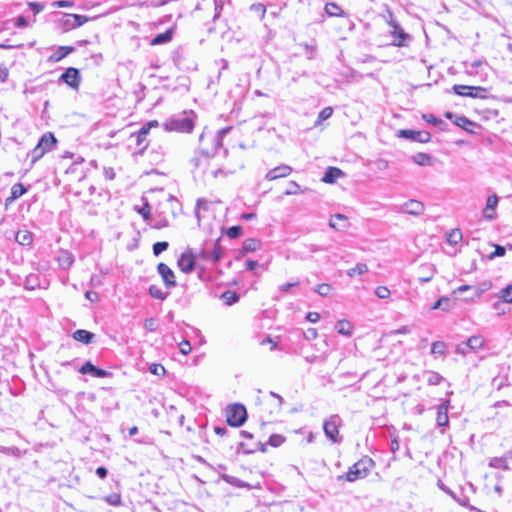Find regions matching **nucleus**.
I'll use <instances>...</instances> for the list:
<instances>
[{"instance_id": "obj_47", "label": "nucleus", "mask_w": 512, "mask_h": 512, "mask_svg": "<svg viewBox=\"0 0 512 512\" xmlns=\"http://www.w3.org/2000/svg\"><path fill=\"white\" fill-rule=\"evenodd\" d=\"M169 244L168 242L166 241H162V242H156L154 245H153V253L155 256H158L160 255L162 252H164L165 250H167Z\"/></svg>"}, {"instance_id": "obj_1", "label": "nucleus", "mask_w": 512, "mask_h": 512, "mask_svg": "<svg viewBox=\"0 0 512 512\" xmlns=\"http://www.w3.org/2000/svg\"><path fill=\"white\" fill-rule=\"evenodd\" d=\"M194 118L193 111H184L181 114L174 115L165 122V130L189 133L195 126Z\"/></svg>"}, {"instance_id": "obj_56", "label": "nucleus", "mask_w": 512, "mask_h": 512, "mask_svg": "<svg viewBox=\"0 0 512 512\" xmlns=\"http://www.w3.org/2000/svg\"><path fill=\"white\" fill-rule=\"evenodd\" d=\"M52 6L55 8H67L72 7L73 2L68 0H57L52 3Z\"/></svg>"}, {"instance_id": "obj_27", "label": "nucleus", "mask_w": 512, "mask_h": 512, "mask_svg": "<svg viewBox=\"0 0 512 512\" xmlns=\"http://www.w3.org/2000/svg\"><path fill=\"white\" fill-rule=\"evenodd\" d=\"M26 188L21 183H16L11 187V195L9 198H7V201L12 202L19 197H21L23 194L26 193Z\"/></svg>"}, {"instance_id": "obj_31", "label": "nucleus", "mask_w": 512, "mask_h": 512, "mask_svg": "<svg viewBox=\"0 0 512 512\" xmlns=\"http://www.w3.org/2000/svg\"><path fill=\"white\" fill-rule=\"evenodd\" d=\"M171 39H172V31L167 30L164 33H161V34H158L157 36H155L152 39L151 44L152 45H161V44L169 42Z\"/></svg>"}, {"instance_id": "obj_13", "label": "nucleus", "mask_w": 512, "mask_h": 512, "mask_svg": "<svg viewBox=\"0 0 512 512\" xmlns=\"http://www.w3.org/2000/svg\"><path fill=\"white\" fill-rule=\"evenodd\" d=\"M499 199L496 194L488 196L486 205L483 209V217L486 220H493L495 218V210L497 208Z\"/></svg>"}, {"instance_id": "obj_30", "label": "nucleus", "mask_w": 512, "mask_h": 512, "mask_svg": "<svg viewBox=\"0 0 512 512\" xmlns=\"http://www.w3.org/2000/svg\"><path fill=\"white\" fill-rule=\"evenodd\" d=\"M389 25L393 28V29H399V39L398 40H395L394 41V45L395 46H403L404 43V39H406L408 37V35L403 31V29L401 28V26L395 21V20H390L389 21Z\"/></svg>"}, {"instance_id": "obj_49", "label": "nucleus", "mask_w": 512, "mask_h": 512, "mask_svg": "<svg viewBox=\"0 0 512 512\" xmlns=\"http://www.w3.org/2000/svg\"><path fill=\"white\" fill-rule=\"evenodd\" d=\"M149 371L157 376H163L165 374V368L161 364L153 363L149 367Z\"/></svg>"}, {"instance_id": "obj_57", "label": "nucleus", "mask_w": 512, "mask_h": 512, "mask_svg": "<svg viewBox=\"0 0 512 512\" xmlns=\"http://www.w3.org/2000/svg\"><path fill=\"white\" fill-rule=\"evenodd\" d=\"M300 284L299 281L284 283L279 286V290L283 293H288L291 288L296 287Z\"/></svg>"}, {"instance_id": "obj_55", "label": "nucleus", "mask_w": 512, "mask_h": 512, "mask_svg": "<svg viewBox=\"0 0 512 512\" xmlns=\"http://www.w3.org/2000/svg\"><path fill=\"white\" fill-rule=\"evenodd\" d=\"M36 276L33 275V274H30L29 276L26 277V280H25V287L29 290H33L35 289L36 287Z\"/></svg>"}, {"instance_id": "obj_19", "label": "nucleus", "mask_w": 512, "mask_h": 512, "mask_svg": "<svg viewBox=\"0 0 512 512\" xmlns=\"http://www.w3.org/2000/svg\"><path fill=\"white\" fill-rule=\"evenodd\" d=\"M329 225L331 228L342 231L347 228L348 226V219L343 214H335L331 217Z\"/></svg>"}, {"instance_id": "obj_3", "label": "nucleus", "mask_w": 512, "mask_h": 512, "mask_svg": "<svg viewBox=\"0 0 512 512\" xmlns=\"http://www.w3.org/2000/svg\"><path fill=\"white\" fill-rule=\"evenodd\" d=\"M227 423L232 427H240L247 419V411L242 404H231L226 409Z\"/></svg>"}, {"instance_id": "obj_7", "label": "nucleus", "mask_w": 512, "mask_h": 512, "mask_svg": "<svg viewBox=\"0 0 512 512\" xmlns=\"http://www.w3.org/2000/svg\"><path fill=\"white\" fill-rule=\"evenodd\" d=\"M157 271L168 289L176 286L175 274L168 265L165 263H159L157 266Z\"/></svg>"}, {"instance_id": "obj_29", "label": "nucleus", "mask_w": 512, "mask_h": 512, "mask_svg": "<svg viewBox=\"0 0 512 512\" xmlns=\"http://www.w3.org/2000/svg\"><path fill=\"white\" fill-rule=\"evenodd\" d=\"M261 248V242L257 239H246L243 242V251L244 252H254Z\"/></svg>"}, {"instance_id": "obj_18", "label": "nucleus", "mask_w": 512, "mask_h": 512, "mask_svg": "<svg viewBox=\"0 0 512 512\" xmlns=\"http://www.w3.org/2000/svg\"><path fill=\"white\" fill-rule=\"evenodd\" d=\"M79 372L82 374H90L94 377L103 378L108 375L106 370L100 369L93 365L91 362L87 361L80 369Z\"/></svg>"}, {"instance_id": "obj_62", "label": "nucleus", "mask_w": 512, "mask_h": 512, "mask_svg": "<svg viewBox=\"0 0 512 512\" xmlns=\"http://www.w3.org/2000/svg\"><path fill=\"white\" fill-rule=\"evenodd\" d=\"M251 10L259 13L261 15V17H264L265 12H266L265 6L260 3L251 5Z\"/></svg>"}, {"instance_id": "obj_60", "label": "nucleus", "mask_w": 512, "mask_h": 512, "mask_svg": "<svg viewBox=\"0 0 512 512\" xmlns=\"http://www.w3.org/2000/svg\"><path fill=\"white\" fill-rule=\"evenodd\" d=\"M318 336V332L315 328H308L305 332H304V337L305 339L307 340H314L316 339Z\"/></svg>"}, {"instance_id": "obj_54", "label": "nucleus", "mask_w": 512, "mask_h": 512, "mask_svg": "<svg viewBox=\"0 0 512 512\" xmlns=\"http://www.w3.org/2000/svg\"><path fill=\"white\" fill-rule=\"evenodd\" d=\"M179 350L183 355H188L191 352V344L188 340H183L179 343Z\"/></svg>"}, {"instance_id": "obj_50", "label": "nucleus", "mask_w": 512, "mask_h": 512, "mask_svg": "<svg viewBox=\"0 0 512 512\" xmlns=\"http://www.w3.org/2000/svg\"><path fill=\"white\" fill-rule=\"evenodd\" d=\"M332 113H333L332 107H325L318 114L317 122H322L324 120H327L328 118L331 117Z\"/></svg>"}, {"instance_id": "obj_15", "label": "nucleus", "mask_w": 512, "mask_h": 512, "mask_svg": "<svg viewBox=\"0 0 512 512\" xmlns=\"http://www.w3.org/2000/svg\"><path fill=\"white\" fill-rule=\"evenodd\" d=\"M204 257L213 263H216L221 260L224 254V250L219 244V240L213 244L212 250L205 249L203 251Z\"/></svg>"}, {"instance_id": "obj_34", "label": "nucleus", "mask_w": 512, "mask_h": 512, "mask_svg": "<svg viewBox=\"0 0 512 512\" xmlns=\"http://www.w3.org/2000/svg\"><path fill=\"white\" fill-rule=\"evenodd\" d=\"M366 272H368V266L365 263H358L355 267L347 270V275L354 277L355 275H363Z\"/></svg>"}, {"instance_id": "obj_38", "label": "nucleus", "mask_w": 512, "mask_h": 512, "mask_svg": "<svg viewBox=\"0 0 512 512\" xmlns=\"http://www.w3.org/2000/svg\"><path fill=\"white\" fill-rule=\"evenodd\" d=\"M149 294L151 295V297L155 298V299H159V300H164L167 298L168 296V292H163L158 286L156 285H151L149 287Z\"/></svg>"}, {"instance_id": "obj_2", "label": "nucleus", "mask_w": 512, "mask_h": 512, "mask_svg": "<svg viewBox=\"0 0 512 512\" xmlns=\"http://www.w3.org/2000/svg\"><path fill=\"white\" fill-rule=\"evenodd\" d=\"M373 467L374 461L371 458L365 456L349 468L345 474V479L349 482L363 479L369 475Z\"/></svg>"}, {"instance_id": "obj_4", "label": "nucleus", "mask_w": 512, "mask_h": 512, "mask_svg": "<svg viewBox=\"0 0 512 512\" xmlns=\"http://www.w3.org/2000/svg\"><path fill=\"white\" fill-rule=\"evenodd\" d=\"M159 123L156 120L145 123L137 132L131 134V138H135L136 146L139 148V153H143L148 147L147 136L152 127H158Z\"/></svg>"}, {"instance_id": "obj_59", "label": "nucleus", "mask_w": 512, "mask_h": 512, "mask_svg": "<svg viewBox=\"0 0 512 512\" xmlns=\"http://www.w3.org/2000/svg\"><path fill=\"white\" fill-rule=\"evenodd\" d=\"M506 253V250L503 246L495 245V251L491 253L490 258L493 259L495 257H502Z\"/></svg>"}, {"instance_id": "obj_42", "label": "nucleus", "mask_w": 512, "mask_h": 512, "mask_svg": "<svg viewBox=\"0 0 512 512\" xmlns=\"http://www.w3.org/2000/svg\"><path fill=\"white\" fill-rule=\"evenodd\" d=\"M162 205H163L165 208H166L167 206H170V208H171V214H172V216H173V217H175V215H176V211H175V209L179 208V206H180V205H179V203H178V201L176 200V198H175V197H173V196H169V197H168V199L165 201V203H163Z\"/></svg>"}, {"instance_id": "obj_21", "label": "nucleus", "mask_w": 512, "mask_h": 512, "mask_svg": "<svg viewBox=\"0 0 512 512\" xmlns=\"http://www.w3.org/2000/svg\"><path fill=\"white\" fill-rule=\"evenodd\" d=\"M57 261L61 268L67 269L73 264L74 257L70 252L61 250L58 254Z\"/></svg>"}, {"instance_id": "obj_32", "label": "nucleus", "mask_w": 512, "mask_h": 512, "mask_svg": "<svg viewBox=\"0 0 512 512\" xmlns=\"http://www.w3.org/2000/svg\"><path fill=\"white\" fill-rule=\"evenodd\" d=\"M468 346L472 351H477L484 345V339L481 336L474 335L467 339Z\"/></svg>"}, {"instance_id": "obj_48", "label": "nucleus", "mask_w": 512, "mask_h": 512, "mask_svg": "<svg viewBox=\"0 0 512 512\" xmlns=\"http://www.w3.org/2000/svg\"><path fill=\"white\" fill-rule=\"evenodd\" d=\"M391 292L386 286H378L375 289V295L380 299H387Z\"/></svg>"}, {"instance_id": "obj_39", "label": "nucleus", "mask_w": 512, "mask_h": 512, "mask_svg": "<svg viewBox=\"0 0 512 512\" xmlns=\"http://www.w3.org/2000/svg\"><path fill=\"white\" fill-rule=\"evenodd\" d=\"M325 12L329 16H340L343 13L341 8L335 3H327L325 5Z\"/></svg>"}, {"instance_id": "obj_17", "label": "nucleus", "mask_w": 512, "mask_h": 512, "mask_svg": "<svg viewBox=\"0 0 512 512\" xmlns=\"http://www.w3.org/2000/svg\"><path fill=\"white\" fill-rule=\"evenodd\" d=\"M178 267L184 273H189L194 269L195 260L191 254L183 253L178 259Z\"/></svg>"}, {"instance_id": "obj_46", "label": "nucleus", "mask_w": 512, "mask_h": 512, "mask_svg": "<svg viewBox=\"0 0 512 512\" xmlns=\"http://www.w3.org/2000/svg\"><path fill=\"white\" fill-rule=\"evenodd\" d=\"M285 441L284 436L280 434H273L269 437L268 443L273 447H278L282 445Z\"/></svg>"}, {"instance_id": "obj_64", "label": "nucleus", "mask_w": 512, "mask_h": 512, "mask_svg": "<svg viewBox=\"0 0 512 512\" xmlns=\"http://www.w3.org/2000/svg\"><path fill=\"white\" fill-rule=\"evenodd\" d=\"M85 297H86V299H88L91 302H97L99 300L98 293L91 291V290H89L85 293Z\"/></svg>"}, {"instance_id": "obj_43", "label": "nucleus", "mask_w": 512, "mask_h": 512, "mask_svg": "<svg viewBox=\"0 0 512 512\" xmlns=\"http://www.w3.org/2000/svg\"><path fill=\"white\" fill-rule=\"evenodd\" d=\"M331 291H332V286L327 283L320 284L315 288V292H317L319 295H321L323 297L329 296Z\"/></svg>"}, {"instance_id": "obj_26", "label": "nucleus", "mask_w": 512, "mask_h": 512, "mask_svg": "<svg viewBox=\"0 0 512 512\" xmlns=\"http://www.w3.org/2000/svg\"><path fill=\"white\" fill-rule=\"evenodd\" d=\"M239 294L235 291L227 290L221 294L220 299L223 300L225 305L231 306L239 301Z\"/></svg>"}, {"instance_id": "obj_37", "label": "nucleus", "mask_w": 512, "mask_h": 512, "mask_svg": "<svg viewBox=\"0 0 512 512\" xmlns=\"http://www.w3.org/2000/svg\"><path fill=\"white\" fill-rule=\"evenodd\" d=\"M498 298L504 299V301L512 304V283L502 288L497 294Z\"/></svg>"}, {"instance_id": "obj_6", "label": "nucleus", "mask_w": 512, "mask_h": 512, "mask_svg": "<svg viewBox=\"0 0 512 512\" xmlns=\"http://www.w3.org/2000/svg\"><path fill=\"white\" fill-rule=\"evenodd\" d=\"M453 91L460 96L484 99L487 95V89L480 86L454 85Z\"/></svg>"}, {"instance_id": "obj_10", "label": "nucleus", "mask_w": 512, "mask_h": 512, "mask_svg": "<svg viewBox=\"0 0 512 512\" xmlns=\"http://www.w3.org/2000/svg\"><path fill=\"white\" fill-rule=\"evenodd\" d=\"M61 80L72 88H78L80 84V73L76 68H68L62 75Z\"/></svg>"}, {"instance_id": "obj_20", "label": "nucleus", "mask_w": 512, "mask_h": 512, "mask_svg": "<svg viewBox=\"0 0 512 512\" xmlns=\"http://www.w3.org/2000/svg\"><path fill=\"white\" fill-rule=\"evenodd\" d=\"M75 50L72 46H59L50 56V61L59 62Z\"/></svg>"}, {"instance_id": "obj_61", "label": "nucleus", "mask_w": 512, "mask_h": 512, "mask_svg": "<svg viewBox=\"0 0 512 512\" xmlns=\"http://www.w3.org/2000/svg\"><path fill=\"white\" fill-rule=\"evenodd\" d=\"M455 123L456 125L465 129L466 125H472V122L468 120L465 116H457Z\"/></svg>"}, {"instance_id": "obj_33", "label": "nucleus", "mask_w": 512, "mask_h": 512, "mask_svg": "<svg viewBox=\"0 0 512 512\" xmlns=\"http://www.w3.org/2000/svg\"><path fill=\"white\" fill-rule=\"evenodd\" d=\"M447 242L451 245H456L462 240V232L460 229H452L449 233H447Z\"/></svg>"}, {"instance_id": "obj_28", "label": "nucleus", "mask_w": 512, "mask_h": 512, "mask_svg": "<svg viewBox=\"0 0 512 512\" xmlns=\"http://www.w3.org/2000/svg\"><path fill=\"white\" fill-rule=\"evenodd\" d=\"M414 163L420 166H430L432 164V157L426 153H417L412 157Z\"/></svg>"}, {"instance_id": "obj_53", "label": "nucleus", "mask_w": 512, "mask_h": 512, "mask_svg": "<svg viewBox=\"0 0 512 512\" xmlns=\"http://www.w3.org/2000/svg\"><path fill=\"white\" fill-rule=\"evenodd\" d=\"M471 351L472 350L470 349V346H468V342L467 341L461 342V343H459L456 346V352L458 354L466 355V354H468Z\"/></svg>"}, {"instance_id": "obj_51", "label": "nucleus", "mask_w": 512, "mask_h": 512, "mask_svg": "<svg viewBox=\"0 0 512 512\" xmlns=\"http://www.w3.org/2000/svg\"><path fill=\"white\" fill-rule=\"evenodd\" d=\"M242 233V227L241 226H232L230 228H228L226 234L229 238L231 239H234V238H237L238 236H240Z\"/></svg>"}, {"instance_id": "obj_36", "label": "nucleus", "mask_w": 512, "mask_h": 512, "mask_svg": "<svg viewBox=\"0 0 512 512\" xmlns=\"http://www.w3.org/2000/svg\"><path fill=\"white\" fill-rule=\"evenodd\" d=\"M447 345L443 341H435L431 345V353L433 355H444L446 353Z\"/></svg>"}, {"instance_id": "obj_24", "label": "nucleus", "mask_w": 512, "mask_h": 512, "mask_svg": "<svg viewBox=\"0 0 512 512\" xmlns=\"http://www.w3.org/2000/svg\"><path fill=\"white\" fill-rule=\"evenodd\" d=\"M73 338L84 344H89L94 338V334L83 329H78L73 333Z\"/></svg>"}, {"instance_id": "obj_16", "label": "nucleus", "mask_w": 512, "mask_h": 512, "mask_svg": "<svg viewBox=\"0 0 512 512\" xmlns=\"http://www.w3.org/2000/svg\"><path fill=\"white\" fill-rule=\"evenodd\" d=\"M57 143V139L55 138L54 134L51 132H46L41 136L39 139L37 145L40 146L44 152H49L53 150Z\"/></svg>"}, {"instance_id": "obj_22", "label": "nucleus", "mask_w": 512, "mask_h": 512, "mask_svg": "<svg viewBox=\"0 0 512 512\" xmlns=\"http://www.w3.org/2000/svg\"><path fill=\"white\" fill-rule=\"evenodd\" d=\"M343 175V172L336 167L327 168L322 181L325 183H334L338 178Z\"/></svg>"}, {"instance_id": "obj_35", "label": "nucleus", "mask_w": 512, "mask_h": 512, "mask_svg": "<svg viewBox=\"0 0 512 512\" xmlns=\"http://www.w3.org/2000/svg\"><path fill=\"white\" fill-rule=\"evenodd\" d=\"M507 304L509 303L499 298L498 301L493 303L492 308L496 311L497 315H505L508 312Z\"/></svg>"}, {"instance_id": "obj_11", "label": "nucleus", "mask_w": 512, "mask_h": 512, "mask_svg": "<svg viewBox=\"0 0 512 512\" xmlns=\"http://www.w3.org/2000/svg\"><path fill=\"white\" fill-rule=\"evenodd\" d=\"M88 21V17L79 14H65L64 27L65 29H74L82 26Z\"/></svg>"}, {"instance_id": "obj_8", "label": "nucleus", "mask_w": 512, "mask_h": 512, "mask_svg": "<svg viewBox=\"0 0 512 512\" xmlns=\"http://www.w3.org/2000/svg\"><path fill=\"white\" fill-rule=\"evenodd\" d=\"M399 136L412 141L427 143L430 141V133L427 131L400 130Z\"/></svg>"}, {"instance_id": "obj_52", "label": "nucleus", "mask_w": 512, "mask_h": 512, "mask_svg": "<svg viewBox=\"0 0 512 512\" xmlns=\"http://www.w3.org/2000/svg\"><path fill=\"white\" fill-rule=\"evenodd\" d=\"M143 326L147 331L153 332L157 328V321L154 318H147L144 320Z\"/></svg>"}, {"instance_id": "obj_5", "label": "nucleus", "mask_w": 512, "mask_h": 512, "mask_svg": "<svg viewBox=\"0 0 512 512\" xmlns=\"http://www.w3.org/2000/svg\"><path fill=\"white\" fill-rule=\"evenodd\" d=\"M341 425V418L339 415H331L329 419L324 421L323 430L327 438L333 443H340L339 427Z\"/></svg>"}, {"instance_id": "obj_12", "label": "nucleus", "mask_w": 512, "mask_h": 512, "mask_svg": "<svg viewBox=\"0 0 512 512\" xmlns=\"http://www.w3.org/2000/svg\"><path fill=\"white\" fill-rule=\"evenodd\" d=\"M401 211L406 214L418 216L424 212V205L418 200H409L401 206Z\"/></svg>"}, {"instance_id": "obj_40", "label": "nucleus", "mask_w": 512, "mask_h": 512, "mask_svg": "<svg viewBox=\"0 0 512 512\" xmlns=\"http://www.w3.org/2000/svg\"><path fill=\"white\" fill-rule=\"evenodd\" d=\"M442 380L443 377L439 373L433 371L427 372V383L429 385H438Z\"/></svg>"}, {"instance_id": "obj_41", "label": "nucleus", "mask_w": 512, "mask_h": 512, "mask_svg": "<svg viewBox=\"0 0 512 512\" xmlns=\"http://www.w3.org/2000/svg\"><path fill=\"white\" fill-rule=\"evenodd\" d=\"M301 192L302 191H301L300 186L298 185V183L295 182V181H290L289 184H288V188L286 189L284 194L287 195V196H290V195L300 194Z\"/></svg>"}, {"instance_id": "obj_25", "label": "nucleus", "mask_w": 512, "mask_h": 512, "mask_svg": "<svg viewBox=\"0 0 512 512\" xmlns=\"http://www.w3.org/2000/svg\"><path fill=\"white\" fill-rule=\"evenodd\" d=\"M15 240L22 246H28L33 241V235L28 230H19L15 235Z\"/></svg>"}, {"instance_id": "obj_58", "label": "nucleus", "mask_w": 512, "mask_h": 512, "mask_svg": "<svg viewBox=\"0 0 512 512\" xmlns=\"http://www.w3.org/2000/svg\"><path fill=\"white\" fill-rule=\"evenodd\" d=\"M138 213L143 217L144 220H148L150 217V206L146 202L142 208L138 210Z\"/></svg>"}, {"instance_id": "obj_44", "label": "nucleus", "mask_w": 512, "mask_h": 512, "mask_svg": "<svg viewBox=\"0 0 512 512\" xmlns=\"http://www.w3.org/2000/svg\"><path fill=\"white\" fill-rule=\"evenodd\" d=\"M46 152L44 150L36 145L34 149L31 151V162L34 164L36 161H38L40 158H42L45 155Z\"/></svg>"}, {"instance_id": "obj_63", "label": "nucleus", "mask_w": 512, "mask_h": 512, "mask_svg": "<svg viewBox=\"0 0 512 512\" xmlns=\"http://www.w3.org/2000/svg\"><path fill=\"white\" fill-rule=\"evenodd\" d=\"M30 9L33 11L34 14H38L44 9V5L37 2H30L29 3Z\"/></svg>"}, {"instance_id": "obj_45", "label": "nucleus", "mask_w": 512, "mask_h": 512, "mask_svg": "<svg viewBox=\"0 0 512 512\" xmlns=\"http://www.w3.org/2000/svg\"><path fill=\"white\" fill-rule=\"evenodd\" d=\"M104 500L112 506L121 505V496L118 493L110 494V495L104 497Z\"/></svg>"}, {"instance_id": "obj_14", "label": "nucleus", "mask_w": 512, "mask_h": 512, "mask_svg": "<svg viewBox=\"0 0 512 512\" xmlns=\"http://www.w3.org/2000/svg\"><path fill=\"white\" fill-rule=\"evenodd\" d=\"M450 401L445 400L441 405L437 408V425L439 427H446L449 424V417H448V409H449Z\"/></svg>"}, {"instance_id": "obj_23", "label": "nucleus", "mask_w": 512, "mask_h": 512, "mask_svg": "<svg viewBox=\"0 0 512 512\" xmlns=\"http://www.w3.org/2000/svg\"><path fill=\"white\" fill-rule=\"evenodd\" d=\"M335 329L339 334L347 336V337H350L353 333V326L347 320H339L335 324Z\"/></svg>"}, {"instance_id": "obj_9", "label": "nucleus", "mask_w": 512, "mask_h": 512, "mask_svg": "<svg viewBox=\"0 0 512 512\" xmlns=\"http://www.w3.org/2000/svg\"><path fill=\"white\" fill-rule=\"evenodd\" d=\"M292 171V167L286 164H282L269 170L265 175V179H267L268 181H274L289 176L292 173Z\"/></svg>"}]
</instances>
